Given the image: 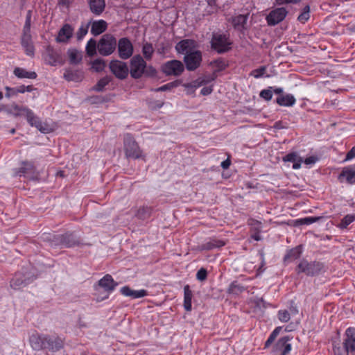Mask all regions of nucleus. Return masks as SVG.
<instances>
[{"mask_svg": "<svg viewBox=\"0 0 355 355\" xmlns=\"http://www.w3.org/2000/svg\"><path fill=\"white\" fill-rule=\"evenodd\" d=\"M45 335H40L37 333L32 334L29 338V342L34 350L40 351L44 349Z\"/></svg>", "mask_w": 355, "mask_h": 355, "instance_id": "nucleus-28", "label": "nucleus"}, {"mask_svg": "<svg viewBox=\"0 0 355 355\" xmlns=\"http://www.w3.org/2000/svg\"><path fill=\"white\" fill-rule=\"evenodd\" d=\"M141 51L144 59H146V60H151L155 49L151 43L146 42L143 44Z\"/></svg>", "mask_w": 355, "mask_h": 355, "instance_id": "nucleus-38", "label": "nucleus"}, {"mask_svg": "<svg viewBox=\"0 0 355 355\" xmlns=\"http://www.w3.org/2000/svg\"><path fill=\"white\" fill-rule=\"evenodd\" d=\"M226 242L223 240L218 239L216 237L209 238L206 242L198 246L199 251L211 250L214 249H219L225 245Z\"/></svg>", "mask_w": 355, "mask_h": 355, "instance_id": "nucleus-21", "label": "nucleus"}, {"mask_svg": "<svg viewBox=\"0 0 355 355\" xmlns=\"http://www.w3.org/2000/svg\"><path fill=\"white\" fill-rule=\"evenodd\" d=\"M90 23H87L86 24H82L78 28L76 33V37L78 41L82 40L83 37L87 35L88 32V28L89 27Z\"/></svg>", "mask_w": 355, "mask_h": 355, "instance_id": "nucleus-48", "label": "nucleus"}, {"mask_svg": "<svg viewBox=\"0 0 355 355\" xmlns=\"http://www.w3.org/2000/svg\"><path fill=\"white\" fill-rule=\"evenodd\" d=\"M124 151L126 157L133 159L144 158L142 150L138 144L130 133H127L123 139Z\"/></svg>", "mask_w": 355, "mask_h": 355, "instance_id": "nucleus-5", "label": "nucleus"}, {"mask_svg": "<svg viewBox=\"0 0 355 355\" xmlns=\"http://www.w3.org/2000/svg\"><path fill=\"white\" fill-rule=\"evenodd\" d=\"M355 220V214H347L337 225V227L341 230L346 229L347 226Z\"/></svg>", "mask_w": 355, "mask_h": 355, "instance_id": "nucleus-42", "label": "nucleus"}, {"mask_svg": "<svg viewBox=\"0 0 355 355\" xmlns=\"http://www.w3.org/2000/svg\"><path fill=\"white\" fill-rule=\"evenodd\" d=\"M117 45V40L114 35L110 33L104 34L98 42V51L102 56H108L112 54Z\"/></svg>", "mask_w": 355, "mask_h": 355, "instance_id": "nucleus-4", "label": "nucleus"}, {"mask_svg": "<svg viewBox=\"0 0 355 355\" xmlns=\"http://www.w3.org/2000/svg\"><path fill=\"white\" fill-rule=\"evenodd\" d=\"M73 28L69 24H64L58 33L55 40L58 43H67L72 37Z\"/></svg>", "mask_w": 355, "mask_h": 355, "instance_id": "nucleus-20", "label": "nucleus"}, {"mask_svg": "<svg viewBox=\"0 0 355 355\" xmlns=\"http://www.w3.org/2000/svg\"><path fill=\"white\" fill-rule=\"evenodd\" d=\"M90 11L96 16L101 15L105 8V0H88Z\"/></svg>", "mask_w": 355, "mask_h": 355, "instance_id": "nucleus-27", "label": "nucleus"}, {"mask_svg": "<svg viewBox=\"0 0 355 355\" xmlns=\"http://www.w3.org/2000/svg\"><path fill=\"white\" fill-rule=\"evenodd\" d=\"M107 24L103 19L94 21L92 24L91 33L94 36L99 35L106 31Z\"/></svg>", "mask_w": 355, "mask_h": 355, "instance_id": "nucleus-32", "label": "nucleus"}, {"mask_svg": "<svg viewBox=\"0 0 355 355\" xmlns=\"http://www.w3.org/2000/svg\"><path fill=\"white\" fill-rule=\"evenodd\" d=\"M45 61L51 66H56L58 64H62V58L58 51L53 46L49 45L46 49Z\"/></svg>", "mask_w": 355, "mask_h": 355, "instance_id": "nucleus-18", "label": "nucleus"}, {"mask_svg": "<svg viewBox=\"0 0 355 355\" xmlns=\"http://www.w3.org/2000/svg\"><path fill=\"white\" fill-rule=\"evenodd\" d=\"M287 13L288 11L284 7L272 10L266 17L268 24L270 26H275L279 24L285 19Z\"/></svg>", "mask_w": 355, "mask_h": 355, "instance_id": "nucleus-16", "label": "nucleus"}, {"mask_svg": "<svg viewBox=\"0 0 355 355\" xmlns=\"http://www.w3.org/2000/svg\"><path fill=\"white\" fill-rule=\"evenodd\" d=\"M14 75L20 79H36L37 74L35 71H28L26 69L21 67H15L13 71Z\"/></svg>", "mask_w": 355, "mask_h": 355, "instance_id": "nucleus-33", "label": "nucleus"}, {"mask_svg": "<svg viewBox=\"0 0 355 355\" xmlns=\"http://www.w3.org/2000/svg\"><path fill=\"white\" fill-rule=\"evenodd\" d=\"M213 92V86L204 87L201 91L200 94L203 96H207Z\"/></svg>", "mask_w": 355, "mask_h": 355, "instance_id": "nucleus-63", "label": "nucleus"}, {"mask_svg": "<svg viewBox=\"0 0 355 355\" xmlns=\"http://www.w3.org/2000/svg\"><path fill=\"white\" fill-rule=\"evenodd\" d=\"M282 327H277L270 333L267 340L265 342L264 348H268L272 345L277 336L280 333Z\"/></svg>", "mask_w": 355, "mask_h": 355, "instance_id": "nucleus-43", "label": "nucleus"}, {"mask_svg": "<svg viewBox=\"0 0 355 355\" xmlns=\"http://www.w3.org/2000/svg\"><path fill=\"white\" fill-rule=\"evenodd\" d=\"M232 42L228 35L221 33H213L210 40L211 49L218 54H223L232 49Z\"/></svg>", "mask_w": 355, "mask_h": 355, "instance_id": "nucleus-2", "label": "nucleus"}, {"mask_svg": "<svg viewBox=\"0 0 355 355\" xmlns=\"http://www.w3.org/2000/svg\"><path fill=\"white\" fill-rule=\"evenodd\" d=\"M196 47V42L191 39H184L180 41L175 45V50L178 53L184 55L195 50Z\"/></svg>", "mask_w": 355, "mask_h": 355, "instance_id": "nucleus-19", "label": "nucleus"}, {"mask_svg": "<svg viewBox=\"0 0 355 355\" xmlns=\"http://www.w3.org/2000/svg\"><path fill=\"white\" fill-rule=\"evenodd\" d=\"M338 180L349 185L355 184V164L343 167L338 176Z\"/></svg>", "mask_w": 355, "mask_h": 355, "instance_id": "nucleus-14", "label": "nucleus"}, {"mask_svg": "<svg viewBox=\"0 0 355 355\" xmlns=\"http://www.w3.org/2000/svg\"><path fill=\"white\" fill-rule=\"evenodd\" d=\"M50 240L51 245L66 248L79 246L81 244L80 239L75 233L69 232L62 234H54Z\"/></svg>", "mask_w": 355, "mask_h": 355, "instance_id": "nucleus-3", "label": "nucleus"}, {"mask_svg": "<svg viewBox=\"0 0 355 355\" xmlns=\"http://www.w3.org/2000/svg\"><path fill=\"white\" fill-rule=\"evenodd\" d=\"M249 14L246 15H238L234 16L231 19V23L234 28L242 33L247 30V21L248 19Z\"/></svg>", "mask_w": 355, "mask_h": 355, "instance_id": "nucleus-22", "label": "nucleus"}, {"mask_svg": "<svg viewBox=\"0 0 355 355\" xmlns=\"http://www.w3.org/2000/svg\"><path fill=\"white\" fill-rule=\"evenodd\" d=\"M35 279V276L26 269H22V270L15 272L10 280V286L15 290H19L31 284Z\"/></svg>", "mask_w": 355, "mask_h": 355, "instance_id": "nucleus-6", "label": "nucleus"}, {"mask_svg": "<svg viewBox=\"0 0 355 355\" xmlns=\"http://www.w3.org/2000/svg\"><path fill=\"white\" fill-rule=\"evenodd\" d=\"M112 80L110 76H105L101 78L94 87V89L96 92H103L106 85H107Z\"/></svg>", "mask_w": 355, "mask_h": 355, "instance_id": "nucleus-41", "label": "nucleus"}, {"mask_svg": "<svg viewBox=\"0 0 355 355\" xmlns=\"http://www.w3.org/2000/svg\"><path fill=\"white\" fill-rule=\"evenodd\" d=\"M6 111L8 114H10L15 117H19L25 116L28 107L26 106L19 105L15 103L7 105L6 107Z\"/></svg>", "mask_w": 355, "mask_h": 355, "instance_id": "nucleus-24", "label": "nucleus"}, {"mask_svg": "<svg viewBox=\"0 0 355 355\" xmlns=\"http://www.w3.org/2000/svg\"><path fill=\"white\" fill-rule=\"evenodd\" d=\"M153 210V207L150 206L140 207L137 209L135 216L139 220H148L151 217Z\"/></svg>", "mask_w": 355, "mask_h": 355, "instance_id": "nucleus-35", "label": "nucleus"}, {"mask_svg": "<svg viewBox=\"0 0 355 355\" xmlns=\"http://www.w3.org/2000/svg\"><path fill=\"white\" fill-rule=\"evenodd\" d=\"M183 61L189 71H193L199 68L202 61V53L200 50H194L184 55Z\"/></svg>", "mask_w": 355, "mask_h": 355, "instance_id": "nucleus-9", "label": "nucleus"}, {"mask_svg": "<svg viewBox=\"0 0 355 355\" xmlns=\"http://www.w3.org/2000/svg\"><path fill=\"white\" fill-rule=\"evenodd\" d=\"M116 48L118 55L121 60H125L133 57L134 46L129 38H120L117 42Z\"/></svg>", "mask_w": 355, "mask_h": 355, "instance_id": "nucleus-10", "label": "nucleus"}, {"mask_svg": "<svg viewBox=\"0 0 355 355\" xmlns=\"http://www.w3.org/2000/svg\"><path fill=\"white\" fill-rule=\"evenodd\" d=\"M266 70V67L265 66H261L258 69L253 70L251 72V75L253 76L255 78H259L263 76Z\"/></svg>", "mask_w": 355, "mask_h": 355, "instance_id": "nucleus-58", "label": "nucleus"}, {"mask_svg": "<svg viewBox=\"0 0 355 355\" xmlns=\"http://www.w3.org/2000/svg\"><path fill=\"white\" fill-rule=\"evenodd\" d=\"M289 310V313L292 315H296L298 313V309L293 301H291Z\"/></svg>", "mask_w": 355, "mask_h": 355, "instance_id": "nucleus-64", "label": "nucleus"}, {"mask_svg": "<svg viewBox=\"0 0 355 355\" xmlns=\"http://www.w3.org/2000/svg\"><path fill=\"white\" fill-rule=\"evenodd\" d=\"M218 77L217 74L211 73L208 75H205L202 77H199L197 79V81H201V84H205V85L214 81Z\"/></svg>", "mask_w": 355, "mask_h": 355, "instance_id": "nucleus-49", "label": "nucleus"}, {"mask_svg": "<svg viewBox=\"0 0 355 355\" xmlns=\"http://www.w3.org/2000/svg\"><path fill=\"white\" fill-rule=\"evenodd\" d=\"M175 86V84L174 82L168 83L166 85H164L159 87L155 88L152 89V91L158 92H165L168 90H171L172 88H173Z\"/></svg>", "mask_w": 355, "mask_h": 355, "instance_id": "nucleus-59", "label": "nucleus"}, {"mask_svg": "<svg viewBox=\"0 0 355 355\" xmlns=\"http://www.w3.org/2000/svg\"><path fill=\"white\" fill-rule=\"evenodd\" d=\"M309 18H310V6L309 5H306L303 8L302 11L299 15V16L297 17V20L302 24H304L305 22H306L309 20Z\"/></svg>", "mask_w": 355, "mask_h": 355, "instance_id": "nucleus-45", "label": "nucleus"}, {"mask_svg": "<svg viewBox=\"0 0 355 355\" xmlns=\"http://www.w3.org/2000/svg\"><path fill=\"white\" fill-rule=\"evenodd\" d=\"M5 89L6 91V98H10V97L16 96L17 94L15 87H10L8 86H6L5 87Z\"/></svg>", "mask_w": 355, "mask_h": 355, "instance_id": "nucleus-60", "label": "nucleus"}, {"mask_svg": "<svg viewBox=\"0 0 355 355\" xmlns=\"http://www.w3.org/2000/svg\"><path fill=\"white\" fill-rule=\"evenodd\" d=\"M355 157V146H353L347 153L345 161H349Z\"/></svg>", "mask_w": 355, "mask_h": 355, "instance_id": "nucleus-62", "label": "nucleus"}, {"mask_svg": "<svg viewBox=\"0 0 355 355\" xmlns=\"http://www.w3.org/2000/svg\"><path fill=\"white\" fill-rule=\"evenodd\" d=\"M192 297L193 293L190 288L189 285H185L184 286V303L183 306L184 309L189 312L192 309Z\"/></svg>", "mask_w": 355, "mask_h": 355, "instance_id": "nucleus-34", "label": "nucleus"}, {"mask_svg": "<svg viewBox=\"0 0 355 355\" xmlns=\"http://www.w3.org/2000/svg\"><path fill=\"white\" fill-rule=\"evenodd\" d=\"M98 42L94 38H91L87 43L85 51L86 53L89 57H93L96 54V49H98Z\"/></svg>", "mask_w": 355, "mask_h": 355, "instance_id": "nucleus-40", "label": "nucleus"}, {"mask_svg": "<svg viewBox=\"0 0 355 355\" xmlns=\"http://www.w3.org/2000/svg\"><path fill=\"white\" fill-rule=\"evenodd\" d=\"M64 347V340L57 336L45 335L44 349L58 352Z\"/></svg>", "mask_w": 355, "mask_h": 355, "instance_id": "nucleus-15", "label": "nucleus"}, {"mask_svg": "<svg viewBox=\"0 0 355 355\" xmlns=\"http://www.w3.org/2000/svg\"><path fill=\"white\" fill-rule=\"evenodd\" d=\"M35 167L33 163L30 162H25L23 163V166L20 168V173L24 176L33 175L35 173Z\"/></svg>", "mask_w": 355, "mask_h": 355, "instance_id": "nucleus-39", "label": "nucleus"}, {"mask_svg": "<svg viewBox=\"0 0 355 355\" xmlns=\"http://www.w3.org/2000/svg\"><path fill=\"white\" fill-rule=\"evenodd\" d=\"M92 69L96 72H101L105 67V62L101 58H97L92 62Z\"/></svg>", "mask_w": 355, "mask_h": 355, "instance_id": "nucleus-46", "label": "nucleus"}, {"mask_svg": "<svg viewBox=\"0 0 355 355\" xmlns=\"http://www.w3.org/2000/svg\"><path fill=\"white\" fill-rule=\"evenodd\" d=\"M293 338L290 336H285L280 338L275 344L272 352L275 355H287L292 349L291 344L289 341Z\"/></svg>", "mask_w": 355, "mask_h": 355, "instance_id": "nucleus-13", "label": "nucleus"}, {"mask_svg": "<svg viewBox=\"0 0 355 355\" xmlns=\"http://www.w3.org/2000/svg\"><path fill=\"white\" fill-rule=\"evenodd\" d=\"M25 116L30 125L35 127L42 132H47V129L44 127L40 118L37 116L31 109L28 108Z\"/></svg>", "mask_w": 355, "mask_h": 355, "instance_id": "nucleus-23", "label": "nucleus"}, {"mask_svg": "<svg viewBox=\"0 0 355 355\" xmlns=\"http://www.w3.org/2000/svg\"><path fill=\"white\" fill-rule=\"evenodd\" d=\"M32 11L28 10L26 16V21L23 28V33H31Z\"/></svg>", "mask_w": 355, "mask_h": 355, "instance_id": "nucleus-50", "label": "nucleus"}, {"mask_svg": "<svg viewBox=\"0 0 355 355\" xmlns=\"http://www.w3.org/2000/svg\"><path fill=\"white\" fill-rule=\"evenodd\" d=\"M302 253V245H300L295 248H293L286 252V254L284 257V261L287 263L292 262L300 258Z\"/></svg>", "mask_w": 355, "mask_h": 355, "instance_id": "nucleus-30", "label": "nucleus"}, {"mask_svg": "<svg viewBox=\"0 0 355 355\" xmlns=\"http://www.w3.org/2000/svg\"><path fill=\"white\" fill-rule=\"evenodd\" d=\"M130 67L129 72L131 77L134 79H139L144 76L146 62L141 55L137 54L131 58Z\"/></svg>", "mask_w": 355, "mask_h": 355, "instance_id": "nucleus-7", "label": "nucleus"}, {"mask_svg": "<svg viewBox=\"0 0 355 355\" xmlns=\"http://www.w3.org/2000/svg\"><path fill=\"white\" fill-rule=\"evenodd\" d=\"M63 76L67 81L77 82L81 80L83 74L81 71L68 69L65 70Z\"/></svg>", "mask_w": 355, "mask_h": 355, "instance_id": "nucleus-36", "label": "nucleus"}, {"mask_svg": "<svg viewBox=\"0 0 355 355\" xmlns=\"http://www.w3.org/2000/svg\"><path fill=\"white\" fill-rule=\"evenodd\" d=\"M96 299L97 302H102L109 298L110 295L112 293H108L105 291L99 290L98 292L95 291Z\"/></svg>", "mask_w": 355, "mask_h": 355, "instance_id": "nucleus-55", "label": "nucleus"}, {"mask_svg": "<svg viewBox=\"0 0 355 355\" xmlns=\"http://www.w3.org/2000/svg\"><path fill=\"white\" fill-rule=\"evenodd\" d=\"M209 66L214 69L213 73L218 75V73L225 70L229 67V64L223 58H218L211 61Z\"/></svg>", "mask_w": 355, "mask_h": 355, "instance_id": "nucleus-31", "label": "nucleus"}, {"mask_svg": "<svg viewBox=\"0 0 355 355\" xmlns=\"http://www.w3.org/2000/svg\"><path fill=\"white\" fill-rule=\"evenodd\" d=\"M121 293L127 297H130L132 299L141 298L148 295V291L144 289L135 291L131 289L128 286H123L120 290Z\"/></svg>", "mask_w": 355, "mask_h": 355, "instance_id": "nucleus-25", "label": "nucleus"}, {"mask_svg": "<svg viewBox=\"0 0 355 355\" xmlns=\"http://www.w3.org/2000/svg\"><path fill=\"white\" fill-rule=\"evenodd\" d=\"M333 352L334 355H349V352L347 351L344 345L341 346L340 343H333Z\"/></svg>", "mask_w": 355, "mask_h": 355, "instance_id": "nucleus-47", "label": "nucleus"}, {"mask_svg": "<svg viewBox=\"0 0 355 355\" xmlns=\"http://www.w3.org/2000/svg\"><path fill=\"white\" fill-rule=\"evenodd\" d=\"M320 218H321V217L309 216V217L300 218L299 222H300V224H301V225H309L313 224V223L320 220Z\"/></svg>", "mask_w": 355, "mask_h": 355, "instance_id": "nucleus-54", "label": "nucleus"}, {"mask_svg": "<svg viewBox=\"0 0 355 355\" xmlns=\"http://www.w3.org/2000/svg\"><path fill=\"white\" fill-rule=\"evenodd\" d=\"M272 87H268L260 92L259 96L265 101H269L272 98Z\"/></svg>", "mask_w": 355, "mask_h": 355, "instance_id": "nucleus-51", "label": "nucleus"}, {"mask_svg": "<svg viewBox=\"0 0 355 355\" xmlns=\"http://www.w3.org/2000/svg\"><path fill=\"white\" fill-rule=\"evenodd\" d=\"M245 291V288L239 284L236 281L232 282L228 288V293L232 294H239Z\"/></svg>", "mask_w": 355, "mask_h": 355, "instance_id": "nucleus-44", "label": "nucleus"}, {"mask_svg": "<svg viewBox=\"0 0 355 355\" xmlns=\"http://www.w3.org/2000/svg\"><path fill=\"white\" fill-rule=\"evenodd\" d=\"M296 99L291 94H284L278 96L275 99V103L280 106L292 107L295 104Z\"/></svg>", "mask_w": 355, "mask_h": 355, "instance_id": "nucleus-29", "label": "nucleus"}, {"mask_svg": "<svg viewBox=\"0 0 355 355\" xmlns=\"http://www.w3.org/2000/svg\"><path fill=\"white\" fill-rule=\"evenodd\" d=\"M31 37V33H23L21 41V46L24 49L26 55L29 56L34 55L35 51Z\"/></svg>", "mask_w": 355, "mask_h": 355, "instance_id": "nucleus-26", "label": "nucleus"}, {"mask_svg": "<svg viewBox=\"0 0 355 355\" xmlns=\"http://www.w3.org/2000/svg\"><path fill=\"white\" fill-rule=\"evenodd\" d=\"M109 68L118 79L124 80L128 76L129 69L128 64L123 61L112 60L109 64Z\"/></svg>", "mask_w": 355, "mask_h": 355, "instance_id": "nucleus-11", "label": "nucleus"}, {"mask_svg": "<svg viewBox=\"0 0 355 355\" xmlns=\"http://www.w3.org/2000/svg\"><path fill=\"white\" fill-rule=\"evenodd\" d=\"M277 318L282 322H287L291 319V313L287 310H279L277 312Z\"/></svg>", "mask_w": 355, "mask_h": 355, "instance_id": "nucleus-52", "label": "nucleus"}, {"mask_svg": "<svg viewBox=\"0 0 355 355\" xmlns=\"http://www.w3.org/2000/svg\"><path fill=\"white\" fill-rule=\"evenodd\" d=\"M157 71L152 65H147L144 69V75L149 78H155L157 76Z\"/></svg>", "mask_w": 355, "mask_h": 355, "instance_id": "nucleus-53", "label": "nucleus"}, {"mask_svg": "<svg viewBox=\"0 0 355 355\" xmlns=\"http://www.w3.org/2000/svg\"><path fill=\"white\" fill-rule=\"evenodd\" d=\"M117 286L118 283L114 280L112 275L107 274L94 284V288L96 292H98L100 289H103L108 293H112Z\"/></svg>", "mask_w": 355, "mask_h": 355, "instance_id": "nucleus-12", "label": "nucleus"}, {"mask_svg": "<svg viewBox=\"0 0 355 355\" xmlns=\"http://www.w3.org/2000/svg\"><path fill=\"white\" fill-rule=\"evenodd\" d=\"M343 345L349 354L355 352V327H349L345 330Z\"/></svg>", "mask_w": 355, "mask_h": 355, "instance_id": "nucleus-17", "label": "nucleus"}, {"mask_svg": "<svg viewBox=\"0 0 355 355\" xmlns=\"http://www.w3.org/2000/svg\"><path fill=\"white\" fill-rule=\"evenodd\" d=\"M67 55L71 64H78L83 59L81 53L76 49H68Z\"/></svg>", "mask_w": 355, "mask_h": 355, "instance_id": "nucleus-37", "label": "nucleus"}, {"mask_svg": "<svg viewBox=\"0 0 355 355\" xmlns=\"http://www.w3.org/2000/svg\"><path fill=\"white\" fill-rule=\"evenodd\" d=\"M161 70L166 76H180L184 71V64L178 60L166 62L161 67Z\"/></svg>", "mask_w": 355, "mask_h": 355, "instance_id": "nucleus-8", "label": "nucleus"}, {"mask_svg": "<svg viewBox=\"0 0 355 355\" xmlns=\"http://www.w3.org/2000/svg\"><path fill=\"white\" fill-rule=\"evenodd\" d=\"M297 274L304 273L306 276H318L326 271L324 263L319 261H309L303 259L300 261L295 269Z\"/></svg>", "mask_w": 355, "mask_h": 355, "instance_id": "nucleus-1", "label": "nucleus"}, {"mask_svg": "<svg viewBox=\"0 0 355 355\" xmlns=\"http://www.w3.org/2000/svg\"><path fill=\"white\" fill-rule=\"evenodd\" d=\"M207 270L205 268H201L199 269L196 273V279L198 281L203 282L205 281L207 278Z\"/></svg>", "mask_w": 355, "mask_h": 355, "instance_id": "nucleus-56", "label": "nucleus"}, {"mask_svg": "<svg viewBox=\"0 0 355 355\" xmlns=\"http://www.w3.org/2000/svg\"><path fill=\"white\" fill-rule=\"evenodd\" d=\"M300 157L297 155V154L295 152L290 153L286 155L283 157L282 160L285 162H294L295 161H297V159Z\"/></svg>", "mask_w": 355, "mask_h": 355, "instance_id": "nucleus-57", "label": "nucleus"}, {"mask_svg": "<svg viewBox=\"0 0 355 355\" xmlns=\"http://www.w3.org/2000/svg\"><path fill=\"white\" fill-rule=\"evenodd\" d=\"M318 157L314 156V155H311V156H309L306 158H305L304 160H303V162L306 164V165H311V164H314L317 161H318Z\"/></svg>", "mask_w": 355, "mask_h": 355, "instance_id": "nucleus-61", "label": "nucleus"}]
</instances>
